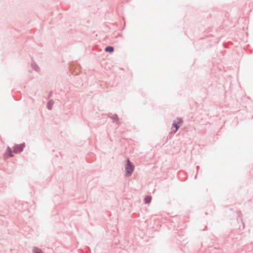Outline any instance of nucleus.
<instances>
[{"label":"nucleus","instance_id":"1","mask_svg":"<svg viewBox=\"0 0 253 253\" xmlns=\"http://www.w3.org/2000/svg\"><path fill=\"white\" fill-rule=\"evenodd\" d=\"M182 121L180 119H177L174 121L172 124L171 130L174 133H175L178 128L181 126Z\"/></svg>","mask_w":253,"mask_h":253},{"label":"nucleus","instance_id":"2","mask_svg":"<svg viewBox=\"0 0 253 253\" xmlns=\"http://www.w3.org/2000/svg\"><path fill=\"white\" fill-rule=\"evenodd\" d=\"M134 170V166L128 160L127 161V165L126 167V175L129 176Z\"/></svg>","mask_w":253,"mask_h":253},{"label":"nucleus","instance_id":"3","mask_svg":"<svg viewBox=\"0 0 253 253\" xmlns=\"http://www.w3.org/2000/svg\"><path fill=\"white\" fill-rule=\"evenodd\" d=\"M23 147L24 145L22 144L16 145L14 148V152L15 153H20L23 150Z\"/></svg>","mask_w":253,"mask_h":253},{"label":"nucleus","instance_id":"4","mask_svg":"<svg viewBox=\"0 0 253 253\" xmlns=\"http://www.w3.org/2000/svg\"><path fill=\"white\" fill-rule=\"evenodd\" d=\"M4 157L6 158H7L8 157H13V155L12 154V152L11 149L9 148H8L6 151Z\"/></svg>","mask_w":253,"mask_h":253},{"label":"nucleus","instance_id":"5","mask_svg":"<svg viewBox=\"0 0 253 253\" xmlns=\"http://www.w3.org/2000/svg\"><path fill=\"white\" fill-rule=\"evenodd\" d=\"M106 52H113L114 51V48L112 46H107L105 48Z\"/></svg>","mask_w":253,"mask_h":253},{"label":"nucleus","instance_id":"6","mask_svg":"<svg viewBox=\"0 0 253 253\" xmlns=\"http://www.w3.org/2000/svg\"><path fill=\"white\" fill-rule=\"evenodd\" d=\"M152 198L151 196H148L145 198V202L146 204L149 203L151 201Z\"/></svg>","mask_w":253,"mask_h":253},{"label":"nucleus","instance_id":"7","mask_svg":"<svg viewBox=\"0 0 253 253\" xmlns=\"http://www.w3.org/2000/svg\"><path fill=\"white\" fill-rule=\"evenodd\" d=\"M52 104H53V103L51 102H49L48 103L47 106V108H48V109L49 110H51V109Z\"/></svg>","mask_w":253,"mask_h":253},{"label":"nucleus","instance_id":"8","mask_svg":"<svg viewBox=\"0 0 253 253\" xmlns=\"http://www.w3.org/2000/svg\"><path fill=\"white\" fill-rule=\"evenodd\" d=\"M34 253H42V252L38 249H35L34 250Z\"/></svg>","mask_w":253,"mask_h":253}]
</instances>
